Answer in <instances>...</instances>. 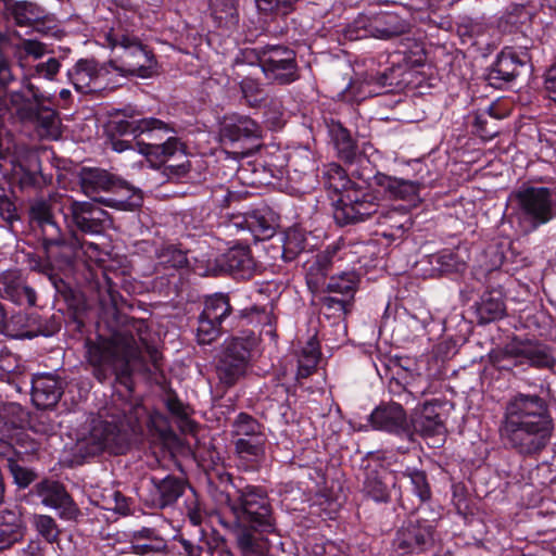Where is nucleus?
Here are the masks:
<instances>
[{
    "mask_svg": "<svg viewBox=\"0 0 556 556\" xmlns=\"http://www.w3.org/2000/svg\"><path fill=\"white\" fill-rule=\"evenodd\" d=\"M117 327L109 338L86 342L87 358L94 378L103 383L111 377L128 391H132V374L149 372L150 365L160 368L159 350L148 343L149 327L146 320L116 315Z\"/></svg>",
    "mask_w": 556,
    "mask_h": 556,
    "instance_id": "f257e3e1",
    "label": "nucleus"
},
{
    "mask_svg": "<svg viewBox=\"0 0 556 556\" xmlns=\"http://www.w3.org/2000/svg\"><path fill=\"white\" fill-rule=\"evenodd\" d=\"M554 429L548 405L536 394L518 393L505 407L502 440L523 457H538L548 445Z\"/></svg>",
    "mask_w": 556,
    "mask_h": 556,
    "instance_id": "f03ea898",
    "label": "nucleus"
},
{
    "mask_svg": "<svg viewBox=\"0 0 556 556\" xmlns=\"http://www.w3.org/2000/svg\"><path fill=\"white\" fill-rule=\"evenodd\" d=\"M238 525H250L261 531H274L273 507L264 488L252 485L245 480L236 482V494L223 495Z\"/></svg>",
    "mask_w": 556,
    "mask_h": 556,
    "instance_id": "7ed1b4c3",
    "label": "nucleus"
},
{
    "mask_svg": "<svg viewBox=\"0 0 556 556\" xmlns=\"http://www.w3.org/2000/svg\"><path fill=\"white\" fill-rule=\"evenodd\" d=\"M515 217L525 232L556 218V187H523L515 193Z\"/></svg>",
    "mask_w": 556,
    "mask_h": 556,
    "instance_id": "20e7f679",
    "label": "nucleus"
},
{
    "mask_svg": "<svg viewBox=\"0 0 556 556\" xmlns=\"http://www.w3.org/2000/svg\"><path fill=\"white\" fill-rule=\"evenodd\" d=\"M109 42L121 52L109 61L113 71L124 77L150 78L156 73L157 61L153 52L137 37L127 34L111 35Z\"/></svg>",
    "mask_w": 556,
    "mask_h": 556,
    "instance_id": "39448f33",
    "label": "nucleus"
},
{
    "mask_svg": "<svg viewBox=\"0 0 556 556\" xmlns=\"http://www.w3.org/2000/svg\"><path fill=\"white\" fill-rule=\"evenodd\" d=\"M130 427V421L125 415H112L110 420L102 416L94 418L88 435L78 443L79 450L88 456H94L104 451L115 455L124 454L129 444L128 428Z\"/></svg>",
    "mask_w": 556,
    "mask_h": 556,
    "instance_id": "423d86ee",
    "label": "nucleus"
},
{
    "mask_svg": "<svg viewBox=\"0 0 556 556\" xmlns=\"http://www.w3.org/2000/svg\"><path fill=\"white\" fill-rule=\"evenodd\" d=\"M7 113L16 115L22 122H31L52 134L58 129L56 112L45 105L50 97L40 92L29 78L23 80V89L13 91L9 96Z\"/></svg>",
    "mask_w": 556,
    "mask_h": 556,
    "instance_id": "0eeeda50",
    "label": "nucleus"
},
{
    "mask_svg": "<svg viewBox=\"0 0 556 556\" xmlns=\"http://www.w3.org/2000/svg\"><path fill=\"white\" fill-rule=\"evenodd\" d=\"M256 343L253 333L232 337L224 342L216 363V375L220 384L231 388L247 375Z\"/></svg>",
    "mask_w": 556,
    "mask_h": 556,
    "instance_id": "6e6552de",
    "label": "nucleus"
},
{
    "mask_svg": "<svg viewBox=\"0 0 556 556\" xmlns=\"http://www.w3.org/2000/svg\"><path fill=\"white\" fill-rule=\"evenodd\" d=\"M412 24L395 12L381 11L375 14H359L350 23L344 36L349 40L376 38L391 40L410 31Z\"/></svg>",
    "mask_w": 556,
    "mask_h": 556,
    "instance_id": "1a4fd4ad",
    "label": "nucleus"
},
{
    "mask_svg": "<svg viewBox=\"0 0 556 556\" xmlns=\"http://www.w3.org/2000/svg\"><path fill=\"white\" fill-rule=\"evenodd\" d=\"M60 211L71 233L101 235L110 223L109 214L91 201L61 198Z\"/></svg>",
    "mask_w": 556,
    "mask_h": 556,
    "instance_id": "9d476101",
    "label": "nucleus"
},
{
    "mask_svg": "<svg viewBox=\"0 0 556 556\" xmlns=\"http://www.w3.org/2000/svg\"><path fill=\"white\" fill-rule=\"evenodd\" d=\"M232 318L233 308L228 294L217 292L204 296L203 309L198 317L197 342L211 344L223 333L224 324Z\"/></svg>",
    "mask_w": 556,
    "mask_h": 556,
    "instance_id": "9b49d317",
    "label": "nucleus"
},
{
    "mask_svg": "<svg viewBox=\"0 0 556 556\" xmlns=\"http://www.w3.org/2000/svg\"><path fill=\"white\" fill-rule=\"evenodd\" d=\"M258 63L265 77L278 85H290L300 79L296 53L280 45H267L260 50Z\"/></svg>",
    "mask_w": 556,
    "mask_h": 556,
    "instance_id": "f8f14e48",
    "label": "nucleus"
},
{
    "mask_svg": "<svg viewBox=\"0 0 556 556\" xmlns=\"http://www.w3.org/2000/svg\"><path fill=\"white\" fill-rule=\"evenodd\" d=\"M380 210L376 195L357 185L339 197L333 218L340 226L365 222L369 218L377 220Z\"/></svg>",
    "mask_w": 556,
    "mask_h": 556,
    "instance_id": "ddd939ff",
    "label": "nucleus"
},
{
    "mask_svg": "<svg viewBox=\"0 0 556 556\" xmlns=\"http://www.w3.org/2000/svg\"><path fill=\"white\" fill-rule=\"evenodd\" d=\"M433 532L428 520L410 516L396 530L392 547L400 555L424 553L433 545Z\"/></svg>",
    "mask_w": 556,
    "mask_h": 556,
    "instance_id": "4468645a",
    "label": "nucleus"
},
{
    "mask_svg": "<svg viewBox=\"0 0 556 556\" xmlns=\"http://www.w3.org/2000/svg\"><path fill=\"white\" fill-rule=\"evenodd\" d=\"M349 252L344 242L337 241L308 258L303 265L308 289L312 292H318L330 270L337 263L343 261Z\"/></svg>",
    "mask_w": 556,
    "mask_h": 556,
    "instance_id": "2eb2a0df",
    "label": "nucleus"
},
{
    "mask_svg": "<svg viewBox=\"0 0 556 556\" xmlns=\"http://www.w3.org/2000/svg\"><path fill=\"white\" fill-rule=\"evenodd\" d=\"M529 62L530 55L527 50L504 48L488 70L485 79L490 86L501 89L514 81Z\"/></svg>",
    "mask_w": 556,
    "mask_h": 556,
    "instance_id": "dca6fc26",
    "label": "nucleus"
},
{
    "mask_svg": "<svg viewBox=\"0 0 556 556\" xmlns=\"http://www.w3.org/2000/svg\"><path fill=\"white\" fill-rule=\"evenodd\" d=\"M506 354L519 364H528L538 369H551L556 366L552 349L539 341L514 339L506 348Z\"/></svg>",
    "mask_w": 556,
    "mask_h": 556,
    "instance_id": "f3484780",
    "label": "nucleus"
},
{
    "mask_svg": "<svg viewBox=\"0 0 556 556\" xmlns=\"http://www.w3.org/2000/svg\"><path fill=\"white\" fill-rule=\"evenodd\" d=\"M369 422L375 430L412 440L413 432L406 412L397 403H382L377 406L369 415Z\"/></svg>",
    "mask_w": 556,
    "mask_h": 556,
    "instance_id": "a211bd4d",
    "label": "nucleus"
},
{
    "mask_svg": "<svg viewBox=\"0 0 556 556\" xmlns=\"http://www.w3.org/2000/svg\"><path fill=\"white\" fill-rule=\"evenodd\" d=\"M111 70L109 62L100 64L93 59H80L68 71V78L77 91L88 93L105 88Z\"/></svg>",
    "mask_w": 556,
    "mask_h": 556,
    "instance_id": "6ab92c4d",
    "label": "nucleus"
},
{
    "mask_svg": "<svg viewBox=\"0 0 556 556\" xmlns=\"http://www.w3.org/2000/svg\"><path fill=\"white\" fill-rule=\"evenodd\" d=\"M262 129L260 125L249 116L232 115L226 117L220 127V137L224 142H230L231 146L242 144V153L249 154L254 146H245L261 138Z\"/></svg>",
    "mask_w": 556,
    "mask_h": 556,
    "instance_id": "aec40b11",
    "label": "nucleus"
},
{
    "mask_svg": "<svg viewBox=\"0 0 556 556\" xmlns=\"http://www.w3.org/2000/svg\"><path fill=\"white\" fill-rule=\"evenodd\" d=\"M444 402L439 399L425 402L420 410H416L412 417L410 431L424 438H432L444 434L446 431L444 419L440 409Z\"/></svg>",
    "mask_w": 556,
    "mask_h": 556,
    "instance_id": "412c9836",
    "label": "nucleus"
},
{
    "mask_svg": "<svg viewBox=\"0 0 556 556\" xmlns=\"http://www.w3.org/2000/svg\"><path fill=\"white\" fill-rule=\"evenodd\" d=\"M34 489L41 503L45 506L59 510L62 518L73 519L76 517L78 513L77 506L62 483L53 480H43L37 483Z\"/></svg>",
    "mask_w": 556,
    "mask_h": 556,
    "instance_id": "4be33fe9",
    "label": "nucleus"
},
{
    "mask_svg": "<svg viewBox=\"0 0 556 556\" xmlns=\"http://www.w3.org/2000/svg\"><path fill=\"white\" fill-rule=\"evenodd\" d=\"M137 114H127V111H124V117L119 119H114L111 122V129L121 135H132L134 137H138L141 135H148L152 137L153 132H175L174 127L163 122L162 119L155 117H143L136 119Z\"/></svg>",
    "mask_w": 556,
    "mask_h": 556,
    "instance_id": "5701e85b",
    "label": "nucleus"
},
{
    "mask_svg": "<svg viewBox=\"0 0 556 556\" xmlns=\"http://www.w3.org/2000/svg\"><path fill=\"white\" fill-rule=\"evenodd\" d=\"M148 504L153 508H165L175 504L182 496L186 482L173 475L164 478L151 477Z\"/></svg>",
    "mask_w": 556,
    "mask_h": 556,
    "instance_id": "b1692460",
    "label": "nucleus"
},
{
    "mask_svg": "<svg viewBox=\"0 0 556 556\" xmlns=\"http://www.w3.org/2000/svg\"><path fill=\"white\" fill-rule=\"evenodd\" d=\"M0 296L20 306H34L37 300L36 291L15 270L0 276Z\"/></svg>",
    "mask_w": 556,
    "mask_h": 556,
    "instance_id": "393cba45",
    "label": "nucleus"
},
{
    "mask_svg": "<svg viewBox=\"0 0 556 556\" xmlns=\"http://www.w3.org/2000/svg\"><path fill=\"white\" fill-rule=\"evenodd\" d=\"M63 394L62 382L53 375H37L31 380V401L41 409L54 407Z\"/></svg>",
    "mask_w": 556,
    "mask_h": 556,
    "instance_id": "a878e982",
    "label": "nucleus"
},
{
    "mask_svg": "<svg viewBox=\"0 0 556 556\" xmlns=\"http://www.w3.org/2000/svg\"><path fill=\"white\" fill-rule=\"evenodd\" d=\"M143 202L142 193L126 181L117 179L114 188L106 195L100 197L98 203L118 210L134 212L138 210Z\"/></svg>",
    "mask_w": 556,
    "mask_h": 556,
    "instance_id": "bb28decb",
    "label": "nucleus"
},
{
    "mask_svg": "<svg viewBox=\"0 0 556 556\" xmlns=\"http://www.w3.org/2000/svg\"><path fill=\"white\" fill-rule=\"evenodd\" d=\"M326 126L330 142L336 150L338 159L346 164L354 163L359 151L357 141L353 138L351 131L340 122L333 119L326 122Z\"/></svg>",
    "mask_w": 556,
    "mask_h": 556,
    "instance_id": "cd10ccee",
    "label": "nucleus"
},
{
    "mask_svg": "<svg viewBox=\"0 0 556 556\" xmlns=\"http://www.w3.org/2000/svg\"><path fill=\"white\" fill-rule=\"evenodd\" d=\"M55 240H41L46 256L59 265L70 266L74 260L79 258V237L71 233L65 238L60 230Z\"/></svg>",
    "mask_w": 556,
    "mask_h": 556,
    "instance_id": "c85d7f7f",
    "label": "nucleus"
},
{
    "mask_svg": "<svg viewBox=\"0 0 556 556\" xmlns=\"http://www.w3.org/2000/svg\"><path fill=\"white\" fill-rule=\"evenodd\" d=\"M374 184L381 188L387 197L407 202H418L420 184L412 180L400 179L377 173L374 176Z\"/></svg>",
    "mask_w": 556,
    "mask_h": 556,
    "instance_id": "c756f323",
    "label": "nucleus"
},
{
    "mask_svg": "<svg viewBox=\"0 0 556 556\" xmlns=\"http://www.w3.org/2000/svg\"><path fill=\"white\" fill-rule=\"evenodd\" d=\"M0 333L15 339H33L40 334L48 336L42 329L38 315L24 312L15 313L10 318L5 317Z\"/></svg>",
    "mask_w": 556,
    "mask_h": 556,
    "instance_id": "7c9ffc66",
    "label": "nucleus"
},
{
    "mask_svg": "<svg viewBox=\"0 0 556 556\" xmlns=\"http://www.w3.org/2000/svg\"><path fill=\"white\" fill-rule=\"evenodd\" d=\"M235 225L251 232L254 240H266L275 235L277 217L269 208H258L242 217Z\"/></svg>",
    "mask_w": 556,
    "mask_h": 556,
    "instance_id": "2f4dec72",
    "label": "nucleus"
},
{
    "mask_svg": "<svg viewBox=\"0 0 556 556\" xmlns=\"http://www.w3.org/2000/svg\"><path fill=\"white\" fill-rule=\"evenodd\" d=\"M117 177L110 174L108 170L102 168H90L84 167L79 174V185L83 192L93 199L94 202H98V194L100 192H105L114 188Z\"/></svg>",
    "mask_w": 556,
    "mask_h": 556,
    "instance_id": "473e14b6",
    "label": "nucleus"
},
{
    "mask_svg": "<svg viewBox=\"0 0 556 556\" xmlns=\"http://www.w3.org/2000/svg\"><path fill=\"white\" fill-rule=\"evenodd\" d=\"M220 266L235 278L245 279L254 273L255 262L249 247H233L222 256Z\"/></svg>",
    "mask_w": 556,
    "mask_h": 556,
    "instance_id": "72a5a7b5",
    "label": "nucleus"
},
{
    "mask_svg": "<svg viewBox=\"0 0 556 556\" xmlns=\"http://www.w3.org/2000/svg\"><path fill=\"white\" fill-rule=\"evenodd\" d=\"M266 437L239 438L235 441L238 466L247 471L258 467L265 455Z\"/></svg>",
    "mask_w": 556,
    "mask_h": 556,
    "instance_id": "f704fd0d",
    "label": "nucleus"
},
{
    "mask_svg": "<svg viewBox=\"0 0 556 556\" xmlns=\"http://www.w3.org/2000/svg\"><path fill=\"white\" fill-rule=\"evenodd\" d=\"M29 216L31 223L40 228L41 240H55L61 228L54 220L51 205L47 200L34 201L29 208Z\"/></svg>",
    "mask_w": 556,
    "mask_h": 556,
    "instance_id": "c9c22d12",
    "label": "nucleus"
},
{
    "mask_svg": "<svg viewBox=\"0 0 556 556\" xmlns=\"http://www.w3.org/2000/svg\"><path fill=\"white\" fill-rule=\"evenodd\" d=\"M394 481L390 473L368 470L363 483V492L377 503H388Z\"/></svg>",
    "mask_w": 556,
    "mask_h": 556,
    "instance_id": "e433bc0d",
    "label": "nucleus"
},
{
    "mask_svg": "<svg viewBox=\"0 0 556 556\" xmlns=\"http://www.w3.org/2000/svg\"><path fill=\"white\" fill-rule=\"evenodd\" d=\"M24 536L21 517L13 510L0 511V551L10 548Z\"/></svg>",
    "mask_w": 556,
    "mask_h": 556,
    "instance_id": "4c0bfd02",
    "label": "nucleus"
},
{
    "mask_svg": "<svg viewBox=\"0 0 556 556\" xmlns=\"http://www.w3.org/2000/svg\"><path fill=\"white\" fill-rule=\"evenodd\" d=\"M208 490L211 495L219 505L226 506V501L223 495H231L229 488L236 491V482L244 480L243 478H232V476L225 470L224 467H216L206 472Z\"/></svg>",
    "mask_w": 556,
    "mask_h": 556,
    "instance_id": "58836bf2",
    "label": "nucleus"
},
{
    "mask_svg": "<svg viewBox=\"0 0 556 556\" xmlns=\"http://www.w3.org/2000/svg\"><path fill=\"white\" fill-rule=\"evenodd\" d=\"M5 9L9 15L18 26H31L43 17V10L29 1L5 0Z\"/></svg>",
    "mask_w": 556,
    "mask_h": 556,
    "instance_id": "ea45409f",
    "label": "nucleus"
},
{
    "mask_svg": "<svg viewBox=\"0 0 556 556\" xmlns=\"http://www.w3.org/2000/svg\"><path fill=\"white\" fill-rule=\"evenodd\" d=\"M157 545L160 548L168 546L167 540L155 528L142 527L130 534V549L132 554L151 552Z\"/></svg>",
    "mask_w": 556,
    "mask_h": 556,
    "instance_id": "a19ab883",
    "label": "nucleus"
},
{
    "mask_svg": "<svg viewBox=\"0 0 556 556\" xmlns=\"http://www.w3.org/2000/svg\"><path fill=\"white\" fill-rule=\"evenodd\" d=\"M532 13L526 4L510 3L500 18L498 26L503 31L517 33L530 24Z\"/></svg>",
    "mask_w": 556,
    "mask_h": 556,
    "instance_id": "79ce46f5",
    "label": "nucleus"
},
{
    "mask_svg": "<svg viewBox=\"0 0 556 556\" xmlns=\"http://www.w3.org/2000/svg\"><path fill=\"white\" fill-rule=\"evenodd\" d=\"M28 422V413L18 403L10 402L0 405V433L10 434L22 429Z\"/></svg>",
    "mask_w": 556,
    "mask_h": 556,
    "instance_id": "37998d69",
    "label": "nucleus"
},
{
    "mask_svg": "<svg viewBox=\"0 0 556 556\" xmlns=\"http://www.w3.org/2000/svg\"><path fill=\"white\" fill-rule=\"evenodd\" d=\"M376 222L381 226H387L390 232H383V235L391 237L396 236L397 231L409 229L412 226L410 217L402 206L392 208L381 207Z\"/></svg>",
    "mask_w": 556,
    "mask_h": 556,
    "instance_id": "c03bdc74",
    "label": "nucleus"
},
{
    "mask_svg": "<svg viewBox=\"0 0 556 556\" xmlns=\"http://www.w3.org/2000/svg\"><path fill=\"white\" fill-rule=\"evenodd\" d=\"M320 355L319 342L313 337L303 346L299 356L296 380L305 379L315 372Z\"/></svg>",
    "mask_w": 556,
    "mask_h": 556,
    "instance_id": "a18cd8bd",
    "label": "nucleus"
},
{
    "mask_svg": "<svg viewBox=\"0 0 556 556\" xmlns=\"http://www.w3.org/2000/svg\"><path fill=\"white\" fill-rule=\"evenodd\" d=\"M358 283L359 275L355 270L342 271L330 277L326 291L342 298H349L353 302Z\"/></svg>",
    "mask_w": 556,
    "mask_h": 556,
    "instance_id": "49530a36",
    "label": "nucleus"
},
{
    "mask_svg": "<svg viewBox=\"0 0 556 556\" xmlns=\"http://www.w3.org/2000/svg\"><path fill=\"white\" fill-rule=\"evenodd\" d=\"M323 178L325 186L340 194V197L357 186V184L350 179L344 168L337 163H330L325 166Z\"/></svg>",
    "mask_w": 556,
    "mask_h": 556,
    "instance_id": "de8ad7c7",
    "label": "nucleus"
},
{
    "mask_svg": "<svg viewBox=\"0 0 556 556\" xmlns=\"http://www.w3.org/2000/svg\"><path fill=\"white\" fill-rule=\"evenodd\" d=\"M307 238L303 229L298 227L288 228L282 237V258L285 262L294 261L306 250Z\"/></svg>",
    "mask_w": 556,
    "mask_h": 556,
    "instance_id": "09e8293b",
    "label": "nucleus"
},
{
    "mask_svg": "<svg viewBox=\"0 0 556 556\" xmlns=\"http://www.w3.org/2000/svg\"><path fill=\"white\" fill-rule=\"evenodd\" d=\"M477 314L480 324H489L501 319L505 314V304L500 294L484 293L478 303Z\"/></svg>",
    "mask_w": 556,
    "mask_h": 556,
    "instance_id": "8fccbe9b",
    "label": "nucleus"
},
{
    "mask_svg": "<svg viewBox=\"0 0 556 556\" xmlns=\"http://www.w3.org/2000/svg\"><path fill=\"white\" fill-rule=\"evenodd\" d=\"M430 263L441 274L462 273L466 268V261L458 250L444 249L432 255Z\"/></svg>",
    "mask_w": 556,
    "mask_h": 556,
    "instance_id": "3c124183",
    "label": "nucleus"
},
{
    "mask_svg": "<svg viewBox=\"0 0 556 556\" xmlns=\"http://www.w3.org/2000/svg\"><path fill=\"white\" fill-rule=\"evenodd\" d=\"M212 15L219 27L233 29L239 23V12L236 0H215Z\"/></svg>",
    "mask_w": 556,
    "mask_h": 556,
    "instance_id": "603ef678",
    "label": "nucleus"
},
{
    "mask_svg": "<svg viewBox=\"0 0 556 556\" xmlns=\"http://www.w3.org/2000/svg\"><path fill=\"white\" fill-rule=\"evenodd\" d=\"M232 437L239 438H257L265 437L263 425L248 413H239L231 424Z\"/></svg>",
    "mask_w": 556,
    "mask_h": 556,
    "instance_id": "864d4df0",
    "label": "nucleus"
},
{
    "mask_svg": "<svg viewBox=\"0 0 556 556\" xmlns=\"http://www.w3.org/2000/svg\"><path fill=\"white\" fill-rule=\"evenodd\" d=\"M157 260L164 268L179 269L189 265L187 252L174 244L163 245L157 251Z\"/></svg>",
    "mask_w": 556,
    "mask_h": 556,
    "instance_id": "5fc2aeb1",
    "label": "nucleus"
},
{
    "mask_svg": "<svg viewBox=\"0 0 556 556\" xmlns=\"http://www.w3.org/2000/svg\"><path fill=\"white\" fill-rule=\"evenodd\" d=\"M181 147L177 137H168L167 140L161 144L147 143L141 152L149 159H155L160 163L165 162L168 157L173 156Z\"/></svg>",
    "mask_w": 556,
    "mask_h": 556,
    "instance_id": "6e6d98bb",
    "label": "nucleus"
},
{
    "mask_svg": "<svg viewBox=\"0 0 556 556\" xmlns=\"http://www.w3.org/2000/svg\"><path fill=\"white\" fill-rule=\"evenodd\" d=\"M403 476L409 478L413 493L425 503L431 498V488L428 482L427 473L424 470L407 467Z\"/></svg>",
    "mask_w": 556,
    "mask_h": 556,
    "instance_id": "4d7b16f0",
    "label": "nucleus"
},
{
    "mask_svg": "<svg viewBox=\"0 0 556 556\" xmlns=\"http://www.w3.org/2000/svg\"><path fill=\"white\" fill-rule=\"evenodd\" d=\"M102 508L119 515H129L132 509V500L118 490H109L102 497Z\"/></svg>",
    "mask_w": 556,
    "mask_h": 556,
    "instance_id": "13d9d810",
    "label": "nucleus"
},
{
    "mask_svg": "<svg viewBox=\"0 0 556 556\" xmlns=\"http://www.w3.org/2000/svg\"><path fill=\"white\" fill-rule=\"evenodd\" d=\"M33 525L39 535L47 542L53 543L58 540L60 529L52 517L48 515H35L33 518Z\"/></svg>",
    "mask_w": 556,
    "mask_h": 556,
    "instance_id": "bf43d9fd",
    "label": "nucleus"
},
{
    "mask_svg": "<svg viewBox=\"0 0 556 556\" xmlns=\"http://www.w3.org/2000/svg\"><path fill=\"white\" fill-rule=\"evenodd\" d=\"M488 114L480 109L475 113L473 119L475 131L484 140L493 139L500 131L497 123L491 121Z\"/></svg>",
    "mask_w": 556,
    "mask_h": 556,
    "instance_id": "052dcab7",
    "label": "nucleus"
},
{
    "mask_svg": "<svg viewBox=\"0 0 556 556\" xmlns=\"http://www.w3.org/2000/svg\"><path fill=\"white\" fill-rule=\"evenodd\" d=\"M320 303L325 309L338 316L349 313L352 306V301L349 298L337 296L333 293L321 296Z\"/></svg>",
    "mask_w": 556,
    "mask_h": 556,
    "instance_id": "680f3d73",
    "label": "nucleus"
},
{
    "mask_svg": "<svg viewBox=\"0 0 556 556\" xmlns=\"http://www.w3.org/2000/svg\"><path fill=\"white\" fill-rule=\"evenodd\" d=\"M178 542L181 546V549L178 552L180 556H212L213 551L208 542H194L188 539L180 536Z\"/></svg>",
    "mask_w": 556,
    "mask_h": 556,
    "instance_id": "e2e57ef3",
    "label": "nucleus"
},
{
    "mask_svg": "<svg viewBox=\"0 0 556 556\" xmlns=\"http://www.w3.org/2000/svg\"><path fill=\"white\" fill-rule=\"evenodd\" d=\"M298 0H255L257 9L263 13H277L286 15L293 9Z\"/></svg>",
    "mask_w": 556,
    "mask_h": 556,
    "instance_id": "0e129e2a",
    "label": "nucleus"
},
{
    "mask_svg": "<svg viewBox=\"0 0 556 556\" xmlns=\"http://www.w3.org/2000/svg\"><path fill=\"white\" fill-rule=\"evenodd\" d=\"M240 90L244 97V99L251 104L255 105L256 103L263 100V89L258 80L244 77L240 83Z\"/></svg>",
    "mask_w": 556,
    "mask_h": 556,
    "instance_id": "69168bd1",
    "label": "nucleus"
},
{
    "mask_svg": "<svg viewBox=\"0 0 556 556\" xmlns=\"http://www.w3.org/2000/svg\"><path fill=\"white\" fill-rule=\"evenodd\" d=\"M30 428L36 433L51 435L56 432L58 424L49 413H40L30 420Z\"/></svg>",
    "mask_w": 556,
    "mask_h": 556,
    "instance_id": "338daca9",
    "label": "nucleus"
},
{
    "mask_svg": "<svg viewBox=\"0 0 556 556\" xmlns=\"http://www.w3.org/2000/svg\"><path fill=\"white\" fill-rule=\"evenodd\" d=\"M8 468L20 488H27L35 480V473L21 466L15 458H10Z\"/></svg>",
    "mask_w": 556,
    "mask_h": 556,
    "instance_id": "774afa93",
    "label": "nucleus"
}]
</instances>
